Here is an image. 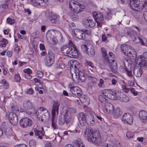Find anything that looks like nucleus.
Instances as JSON below:
<instances>
[{
	"label": "nucleus",
	"instance_id": "bf43d9fd",
	"mask_svg": "<svg viewBox=\"0 0 147 147\" xmlns=\"http://www.w3.org/2000/svg\"><path fill=\"white\" fill-rule=\"evenodd\" d=\"M130 91L131 93L134 95L136 96L138 95V92L136 91L134 88H131L130 89Z\"/></svg>",
	"mask_w": 147,
	"mask_h": 147
},
{
	"label": "nucleus",
	"instance_id": "ea45409f",
	"mask_svg": "<svg viewBox=\"0 0 147 147\" xmlns=\"http://www.w3.org/2000/svg\"><path fill=\"white\" fill-rule=\"evenodd\" d=\"M106 110H114V108L113 105L111 104H108L106 105L105 107Z\"/></svg>",
	"mask_w": 147,
	"mask_h": 147
},
{
	"label": "nucleus",
	"instance_id": "5fc2aeb1",
	"mask_svg": "<svg viewBox=\"0 0 147 147\" xmlns=\"http://www.w3.org/2000/svg\"><path fill=\"white\" fill-rule=\"evenodd\" d=\"M71 16L72 19L74 21H77L78 20L79 17L77 14H73Z\"/></svg>",
	"mask_w": 147,
	"mask_h": 147
},
{
	"label": "nucleus",
	"instance_id": "58836bf2",
	"mask_svg": "<svg viewBox=\"0 0 147 147\" xmlns=\"http://www.w3.org/2000/svg\"><path fill=\"white\" fill-rule=\"evenodd\" d=\"M84 65L86 66L90 67L92 68H94L95 67L94 64L90 61H86Z\"/></svg>",
	"mask_w": 147,
	"mask_h": 147
},
{
	"label": "nucleus",
	"instance_id": "bb28decb",
	"mask_svg": "<svg viewBox=\"0 0 147 147\" xmlns=\"http://www.w3.org/2000/svg\"><path fill=\"white\" fill-rule=\"evenodd\" d=\"M131 46L126 44H122L121 46V51L125 55H126Z\"/></svg>",
	"mask_w": 147,
	"mask_h": 147
},
{
	"label": "nucleus",
	"instance_id": "13d9d810",
	"mask_svg": "<svg viewBox=\"0 0 147 147\" xmlns=\"http://www.w3.org/2000/svg\"><path fill=\"white\" fill-rule=\"evenodd\" d=\"M123 90L126 92V93H128L129 91V89L127 88L126 86L124 85H122L121 86Z\"/></svg>",
	"mask_w": 147,
	"mask_h": 147
},
{
	"label": "nucleus",
	"instance_id": "2eb2a0df",
	"mask_svg": "<svg viewBox=\"0 0 147 147\" xmlns=\"http://www.w3.org/2000/svg\"><path fill=\"white\" fill-rule=\"evenodd\" d=\"M9 119L10 122L12 125H16L18 122L17 116L13 112H11L9 113Z\"/></svg>",
	"mask_w": 147,
	"mask_h": 147
},
{
	"label": "nucleus",
	"instance_id": "f8f14e48",
	"mask_svg": "<svg viewBox=\"0 0 147 147\" xmlns=\"http://www.w3.org/2000/svg\"><path fill=\"white\" fill-rule=\"evenodd\" d=\"M72 34L77 38L80 39H84L86 37L85 33H81L80 30L76 28L72 30Z\"/></svg>",
	"mask_w": 147,
	"mask_h": 147
},
{
	"label": "nucleus",
	"instance_id": "4c0bfd02",
	"mask_svg": "<svg viewBox=\"0 0 147 147\" xmlns=\"http://www.w3.org/2000/svg\"><path fill=\"white\" fill-rule=\"evenodd\" d=\"M8 43V41L7 40L3 38L0 41V46L3 47H5Z\"/></svg>",
	"mask_w": 147,
	"mask_h": 147
},
{
	"label": "nucleus",
	"instance_id": "09e8293b",
	"mask_svg": "<svg viewBox=\"0 0 147 147\" xmlns=\"http://www.w3.org/2000/svg\"><path fill=\"white\" fill-rule=\"evenodd\" d=\"M114 113V115L117 117H120L122 115L121 111H116Z\"/></svg>",
	"mask_w": 147,
	"mask_h": 147
},
{
	"label": "nucleus",
	"instance_id": "dca6fc26",
	"mask_svg": "<svg viewBox=\"0 0 147 147\" xmlns=\"http://www.w3.org/2000/svg\"><path fill=\"white\" fill-rule=\"evenodd\" d=\"M88 116L85 123L86 122L88 125L90 126L93 125L95 123V119L93 115L90 112H88Z\"/></svg>",
	"mask_w": 147,
	"mask_h": 147
},
{
	"label": "nucleus",
	"instance_id": "f704fd0d",
	"mask_svg": "<svg viewBox=\"0 0 147 147\" xmlns=\"http://www.w3.org/2000/svg\"><path fill=\"white\" fill-rule=\"evenodd\" d=\"M59 105L60 103L59 101L57 100L54 101L53 105L52 110H59Z\"/></svg>",
	"mask_w": 147,
	"mask_h": 147
},
{
	"label": "nucleus",
	"instance_id": "5701e85b",
	"mask_svg": "<svg viewBox=\"0 0 147 147\" xmlns=\"http://www.w3.org/2000/svg\"><path fill=\"white\" fill-rule=\"evenodd\" d=\"M92 13L93 16L95 21H103V16L102 13L96 11L93 12Z\"/></svg>",
	"mask_w": 147,
	"mask_h": 147
},
{
	"label": "nucleus",
	"instance_id": "864d4df0",
	"mask_svg": "<svg viewBox=\"0 0 147 147\" xmlns=\"http://www.w3.org/2000/svg\"><path fill=\"white\" fill-rule=\"evenodd\" d=\"M58 67L59 68L64 69L65 67V65L62 63H59L58 64Z\"/></svg>",
	"mask_w": 147,
	"mask_h": 147
},
{
	"label": "nucleus",
	"instance_id": "20e7f679",
	"mask_svg": "<svg viewBox=\"0 0 147 147\" xmlns=\"http://www.w3.org/2000/svg\"><path fill=\"white\" fill-rule=\"evenodd\" d=\"M69 7L75 13L78 14L83 11L85 8L84 6L77 1L71 0L69 1Z\"/></svg>",
	"mask_w": 147,
	"mask_h": 147
},
{
	"label": "nucleus",
	"instance_id": "de8ad7c7",
	"mask_svg": "<svg viewBox=\"0 0 147 147\" xmlns=\"http://www.w3.org/2000/svg\"><path fill=\"white\" fill-rule=\"evenodd\" d=\"M121 61L125 66L126 65H128L129 62H128V59L127 58L123 57L121 59Z\"/></svg>",
	"mask_w": 147,
	"mask_h": 147
},
{
	"label": "nucleus",
	"instance_id": "1a4fd4ad",
	"mask_svg": "<svg viewBox=\"0 0 147 147\" xmlns=\"http://www.w3.org/2000/svg\"><path fill=\"white\" fill-rule=\"evenodd\" d=\"M114 55L111 52H110L109 53V57L108 59H110L109 60V65H107L109 66H110L111 69L113 71H115V69H117V66L116 63H115L114 65L113 64L114 63Z\"/></svg>",
	"mask_w": 147,
	"mask_h": 147
},
{
	"label": "nucleus",
	"instance_id": "393cba45",
	"mask_svg": "<svg viewBox=\"0 0 147 147\" xmlns=\"http://www.w3.org/2000/svg\"><path fill=\"white\" fill-rule=\"evenodd\" d=\"M136 54L134 50L131 47L125 55L128 56L130 59H134L136 57Z\"/></svg>",
	"mask_w": 147,
	"mask_h": 147
},
{
	"label": "nucleus",
	"instance_id": "c756f323",
	"mask_svg": "<svg viewBox=\"0 0 147 147\" xmlns=\"http://www.w3.org/2000/svg\"><path fill=\"white\" fill-rule=\"evenodd\" d=\"M72 67L74 68L75 71H76L79 72L81 71V70H80V63L77 61H75L73 62L72 65Z\"/></svg>",
	"mask_w": 147,
	"mask_h": 147
},
{
	"label": "nucleus",
	"instance_id": "72a5a7b5",
	"mask_svg": "<svg viewBox=\"0 0 147 147\" xmlns=\"http://www.w3.org/2000/svg\"><path fill=\"white\" fill-rule=\"evenodd\" d=\"M134 38V39L133 40L135 43L137 44L140 43L142 45H144L142 40L140 38L137 36H135Z\"/></svg>",
	"mask_w": 147,
	"mask_h": 147
},
{
	"label": "nucleus",
	"instance_id": "a18cd8bd",
	"mask_svg": "<svg viewBox=\"0 0 147 147\" xmlns=\"http://www.w3.org/2000/svg\"><path fill=\"white\" fill-rule=\"evenodd\" d=\"M126 72L128 76L131 79L133 80H134V77L132 75V71L131 70L127 69Z\"/></svg>",
	"mask_w": 147,
	"mask_h": 147
},
{
	"label": "nucleus",
	"instance_id": "4be33fe9",
	"mask_svg": "<svg viewBox=\"0 0 147 147\" xmlns=\"http://www.w3.org/2000/svg\"><path fill=\"white\" fill-rule=\"evenodd\" d=\"M88 77L91 82L88 83V87H92L94 84H96L97 82V79L95 77L92 76L91 75H88Z\"/></svg>",
	"mask_w": 147,
	"mask_h": 147
},
{
	"label": "nucleus",
	"instance_id": "774afa93",
	"mask_svg": "<svg viewBox=\"0 0 147 147\" xmlns=\"http://www.w3.org/2000/svg\"><path fill=\"white\" fill-rule=\"evenodd\" d=\"M143 16L145 20H146L147 22V11H145L143 13Z\"/></svg>",
	"mask_w": 147,
	"mask_h": 147
},
{
	"label": "nucleus",
	"instance_id": "603ef678",
	"mask_svg": "<svg viewBox=\"0 0 147 147\" xmlns=\"http://www.w3.org/2000/svg\"><path fill=\"white\" fill-rule=\"evenodd\" d=\"M2 83L5 87V88H7L8 87V84L7 82V81L5 80H3L1 81Z\"/></svg>",
	"mask_w": 147,
	"mask_h": 147
},
{
	"label": "nucleus",
	"instance_id": "338daca9",
	"mask_svg": "<svg viewBox=\"0 0 147 147\" xmlns=\"http://www.w3.org/2000/svg\"><path fill=\"white\" fill-rule=\"evenodd\" d=\"M38 76L40 78H42L43 76V73L40 71H37Z\"/></svg>",
	"mask_w": 147,
	"mask_h": 147
},
{
	"label": "nucleus",
	"instance_id": "412c9836",
	"mask_svg": "<svg viewBox=\"0 0 147 147\" xmlns=\"http://www.w3.org/2000/svg\"><path fill=\"white\" fill-rule=\"evenodd\" d=\"M88 116V113H84L83 112H80L79 114V118L80 119L82 120V122H80V123L82 126L85 125V122L86 119V118Z\"/></svg>",
	"mask_w": 147,
	"mask_h": 147
},
{
	"label": "nucleus",
	"instance_id": "6ab92c4d",
	"mask_svg": "<svg viewBox=\"0 0 147 147\" xmlns=\"http://www.w3.org/2000/svg\"><path fill=\"white\" fill-rule=\"evenodd\" d=\"M71 92L74 96L78 97L81 96L82 94L81 89L77 86H75L74 88L71 89Z\"/></svg>",
	"mask_w": 147,
	"mask_h": 147
},
{
	"label": "nucleus",
	"instance_id": "680f3d73",
	"mask_svg": "<svg viewBox=\"0 0 147 147\" xmlns=\"http://www.w3.org/2000/svg\"><path fill=\"white\" fill-rule=\"evenodd\" d=\"M96 21L97 23V26H98L101 27L103 22V21L97 20Z\"/></svg>",
	"mask_w": 147,
	"mask_h": 147
},
{
	"label": "nucleus",
	"instance_id": "6e6d98bb",
	"mask_svg": "<svg viewBox=\"0 0 147 147\" xmlns=\"http://www.w3.org/2000/svg\"><path fill=\"white\" fill-rule=\"evenodd\" d=\"M51 12L50 13L49 11L46 10L45 13V16L47 18H48L49 19L51 16Z\"/></svg>",
	"mask_w": 147,
	"mask_h": 147
},
{
	"label": "nucleus",
	"instance_id": "b1692460",
	"mask_svg": "<svg viewBox=\"0 0 147 147\" xmlns=\"http://www.w3.org/2000/svg\"><path fill=\"white\" fill-rule=\"evenodd\" d=\"M84 26L88 28L93 27L95 24V22L91 19L87 20L84 21Z\"/></svg>",
	"mask_w": 147,
	"mask_h": 147
},
{
	"label": "nucleus",
	"instance_id": "a19ab883",
	"mask_svg": "<svg viewBox=\"0 0 147 147\" xmlns=\"http://www.w3.org/2000/svg\"><path fill=\"white\" fill-rule=\"evenodd\" d=\"M127 35L129 37L133 38L135 36L134 33L133 32L132 30H127V32L126 33Z\"/></svg>",
	"mask_w": 147,
	"mask_h": 147
},
{
	"label": "nucleus",
	"instance_id": "f257e3e1",
	"mask_svg": "<svg viewBox=\"0 0 147 147\" xmlns=\"http://www.w3.org/2000/svg\"><path fill=\"white\" fill-rule=\"evenodd\" d=\"M69 44L67 46H63L61 48L62 53L65 55L71 58H76L78 54L76 47L71 41H69Z\"/></svg>",
	"mask_w": 147,
	"mask_h": 147
},
{
	"label": "nucleus",
	"instance_id": "e433bc0d",
	"mask_svg": "<svg viewBox=\"0 0 147 147\" xmlns=\"http://www.w3.org/2000/svg\"><path fill=\"white\" fill-rule=\"evenodd\" d=\"M4 132L5 134L8 137H9L12 135V130L11 128H8L4 130Z\"/></svg>",
	"mask_w": 147,
	"mask_h": 147
},
{
	"label": "nucleus",
	"instance_id": "a211bd4d",
	"mask_svg": "<svg viewBox=\"0 0 147 147\" xmlns=\"http://www.w3.org/2000/svg\"><path fill=\"white\" fill-rule=\"evenodd\" d=\"M139 117L144 123H147V112L146 111H140Z\"/></svg>",
	"mask_w": 147,
	"mask_h": 147
},
{
	"label": "nucleus",
	"instance_id": "0eeeda50",
	"mask_svg": "<svg viewBox=\"0 0 147 147\" xmlns=\"http://www.w3.org/2000/svg\"><path fill=\"white\" fill-rule=\"evenodd\" d=\"M54 54L52 52H49L45 58V65L48 66H51L54 63Z\"/></svg>",
	"mask_w": 147,
	"mask_h": 147
},
{
	"label": "nucleus",
	"instance_id": "423d86ee",
	"mask_svg": "<svg viewBox=\"0 0 147 147\" xmlns=\"http://www.w3.org/2000/svg\"><path fill=\"white\" fill-rule=\"evenodd\" d=\"M83 71V70L82 71L79 72L75 71L74 74L71 75L73 81L75 83H78L79 80L82 82H84L85 80L86 79L85 75Z\"/></svg>",
	"mask_w": 147,
	"mask_h": 147
},
{
	"label": "nucleus",
	"instance_id": "f3484780",
	"mask_svg": "<svg viewBox=\"0 0 147 147\" xmlns=\"http://www.w3.org/2000/svg\"><path fill=\"white\" fill-rule=\"evenodd\" d=\"M101 51L104 60L103 61L104 63L106 65L110 64V59H108V54L106 49L104 48H102L101 49Z\"/></svg>",
	"mask_w": 147,
	"mask_h": 147
},
{
	"label": "nucleus",
	"instance_id": "0e129e2a",
	"mask_svg": "<svg viewBox=\"0 0 147 147\" xmlns=\"http://www.w3.org/2000/svg\"><path fill=\"white\" fill-rule=\"evenodd\" d=\"M119 69L122 72H125L127 70V69L126 67H123L120 66Z\"/></svg>",
	"mask_w": 147,
	"mask_h": 147
},
{
	"label": "nucleus",
	"instance_id": "cd10ccee",
	"mask_svg": "<svg viewBox=\"0 0 147 147\" xmlns=\"http://www.w3.org/2000/svg\"><path fill=\"white\" fill-rule=\"evenodd\" d=\"M134 74L136 76L140 77L141 76L142 74V70L141 68L136 67L134 70Z\"/></svg>",
	"mask_w": 147,
	"mask_h": 147
},
{
	"label": "nucleus",
	"instance_id": "e2e57ef3",
	"mask_svg": "<svg viewBox=\"0 0 147 147\" xmlns=\"http://www.w3.org/2000/svg\"><path fill=\"white\" fill-rule=\"evenodd\" d=\"M33 90L31 88H30L29 89L27 90L26 93L28 94H32L33 93Z\"/></svg>",
	"mask_w": 147,
	"mask_h": 147
},
{
	"label": "nucleus",
	"instance_id": "4468645a",
	"mask_svg": "<svg viewBox=\"0 0 147 147\" xmlns=\"http://www.w3.org/2000/svg\"><path fill=\"white\" fill-rule=\"evenodd\" d=\"M122 119V121L125 123H126L129 125H131L133 123V119L132 115L129 113H125Z\"/></svg>",
	"mask_w": 147,
	"mask_h": 147
},
{
	"label": "nucleus",
	"instance_id": "7c9ffc66",
	"mask_svg": "<svg viewBox=\"0 0 147 147\" xmlns=\"http://www.w3.org/2000/svg\"><path fill=\"white\" fill-rule=\"evenodd\" d=\"M53 115V117L51 119L52 120V127L53 130L57 128V124L56 121L55 120L54 118V115L55 113V111H51Z\"/></svg>",
	"mask_w": 147,
	"mask_h": 147
},
{
	"label": "nucleus",
	"instance_id": "6e6552de",
	"mask_svg": "<svg viewBox=\"0 0 147 147\" xmlns=\"http://www.w3.org/2000/svg\"><path fill=\"white\" fill-rule=\"evenodd\" d=\"M116 93L115 91L108 89H105L102 91V93L104 96L111 99H115Z\"/></svg>",
	"mask_w": 147,
	"mask_h": 147
},
{
	"label": "nucleus",
	"instance_id": "39448f33",
	"mask_svg": "<svg viewBox=\"0 0 147 147\" xmlns=\"http://www.w3.org/2000/svg\"><path fill=\"white\" fill-rule=\"evenodd\" d=\"M69 111H60L59 119V123L60 125H63L65 122L67 124L70 122L71 116Z\"/></svg>",
	"mask_w": 147,
	"mask_h": 147
},
{
	"label": "nucleus",
	"instance_id": "ddd939ff",
	"mask_svg": "<svg viewBox=\"0 0 147 147\" xmlns=\"http://www.w3.org/2000/svg\"><path fill=\"white\" fill-rule=\"evenodd\" d=\"M82 48H85L86 49V53L90 56H93L95 54V50L94 47L92 45L87 46L86 45H82L81 46Z\"/></svg>",
	"mask_w": 147,
	"mask_h": 147
},
{
	"label": "nucleus",
	"instance_id": "c9c22d12",
	"mask_svg": "<svg viewBox=\"0 0 147 147\" xmlns=\"http://www.w3.org/2000/svg\"><path fill=\"white\" fill-rule=\"evenodd\" d=\"M106 97V96H104V94L103 95H100L99 96L98 98L101 103L105 104L107 102V98Z\"/></svg>",
	"mask_w": 147,
	"mask_h": 147
},
{
	"label": "nucleus",
	"instance_id": "37998d69",
	"mask_svg": "<svg viewBox=\"0 0 147 147\" xmlns=\"http://www.w3.org/2000/svg\"><path fill=\"white\" fill-rule=\"evenodd\" d=\"M123 96L122 98H120V100L125 102H127L129 101V98L128 96L124 95H123Z\"/></svg>",
	"mask_w": 147,
	"mask_h": 147
},
{
	"label": "nucleus",
	"instance_id": "4d7b16f0",
	"mask_svg": "<svg viewBox=\"0 0 147 147\" xmlns=\"http://www.w3.org/2000/svg\"><path fill=\"white\" fill-rule=\"evenodd\" d=\"M23 71L25 74H30L32 73V71L30 68L24 69Z\"/></svg>",
	"mask_w": 147,
	"mask_h": 147
},
{
	"label": "nucleus",
	"instance_id": "f03ea898",
	"mask_svg": "<svg viewBox=\"0 0 147 147\" xmlns=\"http://www.w3.org/2000/svg\"><path fill=\"white\" fill-rule=\"evenodd\" d=\"M84 134L85 136H87L89 142H92L95 144L98 143V141L100 136V134L97 131L94 133L91 127H88L86 128Z\"/></svg>",
	"mask_w": 147,
	"mask_h": 147
},
{
	"label": "nucleus",
	"instance_id": "2f4dec72",
	"mask_svg": "<svg viewBox=\"0 0 147 147\" xmlns=\"http://www.w3.org/2000/svg\"><path fill=\"white\" fill-rule=\"evenodd\" d=\"M32 2L34 6H43L44 4V1L43 0H33Z\"/></svg>",
	"mask_w": 147,
	"mask_h": 147
},
{
	"label": "nucleus",
	"instance_id": "c85d7f7f",
	"mask_svg": "<svg viewBox=\"0 0 147 147\" xmlns=\"http://www.w3.org/2000/svg\"><path fill=\"white\" fill-rule=\"evenodd\" d=\"M108 10L107 11V19H111L113 15H115L116 13L114 10L107 9Z\"/></svg>",
	"mask_w": 147,
	"mask_h": 147
},
{
	"label": "nucleus",
	"instance_id": "aec40b11",
	"mask_svg": "<svg viewBox=\"0 0 147 147\" xmlns=\"http://www.w3.org/2000/svg\"><path fill=\"white\" fill-rule=\"evenodd\" d=\"M43 129L42 128L40 129L34 128L33 130L35 135L38 136V138L40 139H42L43 138V136H44L45 135V132Z\"/></svg>",
	"mask_w": 147,
	"mask_h": 147
},
{
	"label": "nucleus",
	"instance_id": "79ce46f5",
	"mask_svg": "<svg viewBox=\"0 0 147 147\" xmlns=\"http://www.w3.org/2000/svg\"><path fill=\"white\" fill-rule=\"evenodd\" d=\"M29 145L30 147H35L36 145L35 140L33 139L30 140L29 142Z\"/></svg>",
	"mask_w": 147,
	"mask_h": 147
},
{
	"label": "nucleus",
	"instance_id": "473e14b6",
	"mask_svg": "<svg viewBox=\"0 0 147 147\" xmlns=\"http://www.w3.org/2000/svg\"><path fill=\"white\" fill-rule=\"evenodd\" d=\"M82 96H79V99L80 100L84 103H85V105L89 104V99L87 98V96L82 95Z\"/></svg>",
	"mask_w": 147,
	"mask_h": 147
},
{
	"label": "nucleus",
	"instance_id": "c03bdc74",
	"mask_svg": "<svg viewBox=\"0 0 147 147\" xmlns=\"http://www.w3.org/2000/svg\"><path fill=\"white\" fill-rule=\"evenodd\" d=\"M123 95L122 93L119 92H116L115 99L117 98L120 100V98H122Z\"/></svg>",
	"mask_w": 147,
	"mask_h": 147
},
{
	"label": "nucleus",
	"instance_id": "052dcab7",
	"mask_svg": "<svg viewBox=\"0 0 147 147\" xmlns=\"http://www.w3.org/2000/svg\"><path fill=\"white\" fill-rule=\"evenodd\" d=\"M15 79L16 82H19L20 80V78L19 74H17L15 75Z\"/></svg>",
	"mask_w": 147,
	"mask_h": 147
},
{
	"label": "nucleus",
	"instance_id": "9d476101",
	"mask_svg": "<svg viewBox=\"0 0 147 147\" xmlns=\"http://www.w3.org/2000/svg\"><path fill=\"white\" fill-rule=\"evenodd\" d=\"M136 64H138L141 67H147V61L144 59L142 56H139L136 59Z\"/></svg>",
	"mask_w": 147,
	"mask_h": 147
},
{
	"label": "nucleus",
	"instance_id": "49530a36",
	"mask_svg": "<svg viewBox=\"0 0 147 147\" xmlns=\"http://www.w3.org/2000/svg\"><path fill=\"white\" fill-rule=\"evenodd\" d=\"M15 22V20L10 18H8L6 20V23L12 25Z\"/></svg>",
	"mask_w": 147,
	"mask_h": 147
},
{
	"label": "nucleus",
	"instance_id": "8fccbe9b",
	"mask_svg": "<svg viewBox=\"0 0 147 147\" xmlns=\"http://www.w3.org/2000/svg\"><path fill=\"white\" fill-rule=\"evenodd\" d=\"M126 135L128 138H132L134 136V134L133 133L129 131L127 132L126 133Z\"/></svg>",
	"mask_w": 147,
	"mask_h": 147
},
{
	"label": "nucleus",
	"instance_id": "69168bd1",
	"mask_svg": "<svg viewBox=\"0 0 147 147\" xmlns=\"http://www.w3.org/2000/svg\"><path fill=\"white\" fill-rule=\"evenodd\" d=\"M104 81L102 79H100L99 80V83L98 84V86L99 87H101L104 84Z\"/></svg>",
	"mask_w": 147,
	"mask_h": 147
},
{
	"label": "nucleus",
	"instance_id": "9b49d317",
	"mask_svg": "<svg viewBox=\"0 0 147 147\" xmlns=\"http://www.w3.org/2000/svg\"><path fill=\"white\" fill-rule=\"evenodd\" d=\"M20 124L21 127L26 128L32 125V121L27 117L24 118L20 120Z\"/></svg>",
	"mask_w": 147,
	"mask_h": 147
},
{
	"label": "nucleus",
	"instance_id": "a878e982",
	"mask_svg": "<svg viewBox=\"0 0 147 147\" xmlns=\"http://www.w3.org/2000/svg\"><path fill=\"white\" fill-rule=\"evenodd\" d=\"M51 16L49 20L52 23H55L59 19V16L55 13L51 12Z\"/></svg>",
	"mask_w": 147,
	"mask_h": 147
},
{
	"label": "nucleus",
	"instance_id": "3c124183",
	"mask_svg": "<svg viewBox=\"0 0 147 147\" xmlns=\"http://www.w3.org/2000/svg\"><path fill=\"white\" fill-rule=\"evenodd\" d=\"M77 147H80L81 144L82 143L80 140H77L75 142Z\"/></svg>",
	"mask_w": 147,
	"mask_h": 147
},
{
	"label": "nucleus",
	"instance_id": "7ed1b4c3",
	"mask_svg": "<svg viewBox=\"0 0 147 147\" xmlns=\"http://www.w3.org/2000/svg\"><path fill=\"white\" fill-rule=\"evenodd\" d=\"M131 8L136 11H140L144 8L147 9V0H130Z\"/></svg>",
	"mask_w": 147,
	"mask_h": 147
}]
</instances>
